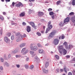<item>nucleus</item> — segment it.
<instances>
[{"mask_svg":"<svg viewBox=\"0 0 75 75\" xmlns=\"http://www.w3.org/2000/svg\"><path fill=\"white\" fill-rule=\"evenodd\" d=\"M16 36H17V39L16 40L17 42H18L22 40L23 38H24V36L23 35H22L21 34L19 33H16Z\"/></svg>","mask_w":75,"mask_h":75,"instance_id":"f257e3e1","label":"nucleus"},{"mask_svg":"<svg viewBox=\"0 0 75 75\" xmlns=\"http://www.w3.org/2000/svg\"><path fill=\"white\" fill-rule=\"evenodd\" d=\"M56 33H57V31L55 30H53L52 32L50 33L47 38L48 40H50L52 38H53Z\"/></svg>","mask_w":75,"mask_h":75,"instance_id":"f03ea898","label":"nucleus"},{"mask_svg":"<svg viewBox=\"0 0 75 75\" xmlns=\"http://www.w3.org/2000/svg\"><path fill=\"white\" fill-rule=\"evenodd\" d=\"M61 38V36H58L57 38L54 40L53 41V44H54L55 45H57V44H58V43H59V39L60 40Z\"/></svg>","mask_w":75,"mask_h":75,"instance_id":"7ed1b4c3","label":"nucleus"},{"mask_svg":"<svg viewBox=\"0 0 75 75\" xmlns=\"http://www.w3.org/2000/svg\"><path fill=\"white\" fill-rule=\"evenodd\" d=\"M59 51L61 54H62V50H63V48H64V47H63V46L62 45H61L59 47Z\"/></svg>","mask_w":75,"mask_h":75,"instance_id":"20e7f679","label":"nucleus"},{"mask_svg":"<svg viewBox=\"0 0 75 75\" xmlns=\"http://www.w3.org/2000/svg\"><path fill=\"white\" fill-rule=\"evenodd\" d=\"M4 40L5 42H6L7 44H9V43H10V39H9L8 37L6 36L4 37Z\"/></svg>","mask_w":75,"mask_h":75,"instance_id":"39448f33","label":"nucleus"},{"mask_svg":"<svg viewBox=\"0 0 75 75\" xmlns=\"http://www.w3.org/2000/svg\"><path fill=\"white\" fill-rule=\"evenodd\" d=\"M47 27H48V28H47L46 29L45 33H48V31H50V29L52 28V26L51 25H49V26H47Z\"/></svg>","mask_w":75,"mask_h":75,"instance_id":"423d86ee","label":"nucleus"},{"mask_svg":"<svg viewBox=\"0 0 75 75\" xmlns=\"http://www.w3.org/2000/svg\"><path fill=\"white\" fill-rule=\"evenodd\" d=\"M69 21V17H67L66 19L64 20V22L65 24H67Z\"/></svg>","mask_w":75,"mask_h":75,"instance_id":"0eeeda50","label":"nucleus"},{"mask_svg":"<svg viewBox=\"0 0 75 75\" xmlns=\"http://www.w3.org/2000/svg\"><path fill=\"white\" fill-rule=\"evenodd\" d=\"M26 30L28 33H30L31 31V27L29 26H27L26 27Z\"/></svg>","mask_w":75,"mask_h":75,"instance_id":"6e6552de","label":"nucleus"},{"mask_svg":"<svg viewBox=\"0 0 75 75\" xmlns=\"http://www.w3.org/2000/svg\"><path fill=\"white\" fill-rule=\"evenodd\" d=\"M16 6H17V7H23V4L19 2L18 3L16 4Z\"/></svg>","mask_w":75,"mask_h":75,"instance_id":"1a4fd4ad","label":"nucleus"},{"mask_svg":"<svg viewBox=\"0 0 75 75\" xmlns=\"http://www.w3.org/2000/svg\"><path fill=\"white\" fill-rule=\"evenodd\" d=\"M65 24V23H64V22L62 21H61L59 23L58 25L60 27H62L63 25H64Z\"/></svg>","mask_w":75,"mask_h":75,"instance_id":"9d476101","label":"nucleus"},{"mask_svg":"<svg viewBox=\"0 0 75 75\" xmlns=\"http://www.w3.org/2000/svg\"><path fill=\"white\" fill-rule=\"evenodd\" d=\"M73 48V46L72 45H69L68 47V49H66L67 50H71Z\"/></svg>","mask_w":75,"mask_h":75,"instance_id":"9b49d317","label":"nucleus"},{"mask_svg":"<svg viewBox=\"0 0 75 75\" xmlns=\"http://www.w3.org/2000/svg\"><path fill=\"white\" fill-rule=\"evenodd\" d=\"M62 51L63 52V53L64 55H66L67 54V50H65V49H63V50H62Z\"/></svg>","mask_w":75,"mask_h":75,"instance_id":"f8f14e48","label":"nucleus"},{"mask_svg":"<svg viewBox=\"0 0 75 75\" xmlns=\"http://www.w3.org/2000/svg\"><path fill=\"white\" fill-rule=\"evenodd\" d=\"M63 45H65V48L66 49H68V45H67V42H65L63 44Z\"/></svg>","mask_w":75,"mask_h":75,"instance_id":"ddd939ff","label":"nucleus"},{"mask_svg":"<svg viewBox=\"0 0 75 75\" xmlns=\"http://www.w3.org/2000/svg\"><path fill=\"white\" fill-rule=\"evenodd\" d=\"M43 71L45 74H48V70H46L45 69H43Z\"/></svg>","mask_w":75,"mask_h":75,"instance_id":"4468645a","label":"nucleus"},{"mask_svg":"<svg viewBox=\"0 0 75 75\" xmlns=\"http://www.w3.org/2000/svg\"><path fill=\"white\" fill-rule=\"evenodd\" d=\"M49 66V62H46L45 64V68H47Z\"/></svg>","mask_w":75,"mask_h":75,"instance_id":"2eb2a0df","label":"nucleus"},{"mask_svg":"<svg viewBox=\"0 0 75 75\" xmlns=\"http://www.w3.org/2000/svg\"><path fill=\"white\" fill-rule=\"evenodd\" d=\"M25 44H26L25 43H22L20 45V48H22V47H23L24 46H25Z\"/></svg>","mask_w":75,"mask_h":75,"instance_id":"dca6fc26","label":"nucleus"},{"mask_svg":"<svg viewBox=\"0 0 75 75\" xmlns=\"http://www.w3.org/2000/svg\"><path fill=\"white\" fill-rule=\"evenodd\" d=\"M37 50V47L36 46H34L33 47V49H32V50H33V51H35L36 50Z\"/></svg>","mask_w":75,"mask_h":75,"instance_id":"f3484780","label":"nucleus"},{"mask_svg":"<svg viewBox=\"0 0 75 75\" xmlns=\"http://www.w3.org/2000/svg\"><path fill=\"white\" fill-rule=\"evenodd\" d=\"M29 51L28 50H25V52H24L23 53H22L23 55H25L27 53H28V52Z\"/></svg>","mask_w":75,"mask_h":75,"instance_id":"a211bd4d","label":"nucleus"},{"mask_svg":"<svg viewBox=\"0 0 75 75\" xmlns=\"http://www.w3.org/2000/svg\"><path fill=\"white\" fill-rule=\"evenodd\" d=\"M30 25H31L33 27H34L35 24L34 22H30Z\"/></svg>","mask_w":75,"mask_h":75,"instance_id":"6ab92c4d","label":"nucleus"},{"mask_svg":"<svg viewBox=\"0 0 75 75\" xmlns=\"http://www.w3.org/2000/svg\"><path fill=\"white\" fill-rule=\"evenodd\" d=\"M25 16V13L24 12H22L20 14V17H23Z\"/></svg>","mask_w":75,"mask_h":75,"instance_id":"aec40b11","label":"nucleus"},{"mask_svg":"<svg viewBox=\"0 0 75 75\" xmlns=\"http://www.w3.org/2000/svg\"><path fill=\"white\" fill-rule=\"evenodd\" d=\"M39 52L40 54H43V53H44V51L42 49H40L39 50Z\"/></svg>","mask_w":75,"mask_h":75,"instance_id":"412c9836","label":"nucleus"},{"mask_svg":"<svg viewBox=\"0 0 75 75\" xmlns=\"http://www.w3.org/2000/svg\"><path fill=\"white\" fill-rule=\"evenodd\" d=\"M5 66L6 67H8L9 66V64L7 62H6L5 63Z\"/></svg>","mask_w":75,"mask_h":75,"instance_id":"4be33fe9","label":"nucleus"},{"mask_svg":"<svg viewBox=\"0 0 75 75\" xmlns=\"http://www.w3.org/2000/svg\"><path fill=\"white\" fill-rule=\"evenodd\" d=\"M44 13L42 12H38V15L39 16H42Z\"/></svg>","mask_w":75,"mask_h":75,"instance_id":"5701e85b","label":"nucleus"},{"mask_svg":"<svg viewBox=\"0 0 75 75\" xmlns=\"http://www.w3.org/2000/svg\"><path fill=\"white\" fill-rule=\"evenodd\" d=\"M6 35L7 37H10L11 35V33H7L6 34Z\"/></svg>","mask_w":75,"mask_h":75,"instance_id":"b1692460","label":"nucleus"},{"mask_svg":"<svg viewBox=\"0 0 75 75\" xmlns=\"http://www.w3.org/2000/svg\"><path fill=\"white\" fill-rule=\"evenodd\" d=\"M35 59L36 60V61H39L40 60V59L38 58V57L37 56H36L35 57Z\"/></svg>","mask_w":75,"mask_h":75,"instance_id":"393cba45","label":"nucleus"},{"mask_svg":"<svg viewBox=\"0 0 75 75\" xmlns=\"http://www.w3.org/2000/svg\"><path fill=\"white\" fill-rule=\"evenodd\" d=\"M18 52V50L17 49H16L14 51L12 52L13 53V54H15V53H16Z\"/></svg>","mask_w":75,"mask_h":75,"instance_id":"a878e982","label":"nucleus"},{"mask_svg":"<svg viewBox=\"0 0 75 75\" xmlns=\"http://www.w3.org/2000/svg\"><path fill=\"white\" fill-rule=\"evenodd\" d=\"M16 58H20L21 57V55L20 54L16 55Z\"/></svg>","mask_w":75,"mask_h":75,"instance_id":"bb28decb","label":"nucleus"},{"mask_svg":"<svg viewBox=\"0 0 75 75\" xmlns=\"http://www.w3.org/2000/svg\"><path fill=\"white\" fill-rule=\"evenodd\" d=\"M25 50H26V48H23L21 51V52H24V51H25Z\"/></svg>","mask_w":75,"mask_h":75,"instance_id":"cd10ccee","label":"nucleus"},{"mask_svg":"<svg viewBox=\"0 0 75 75\" xmlns=\"http://www.w3.org/2000/svg\"><path fill=\"white\" fill-rule=\"evenodd\" d=\"M50 16H52L54 14V12H50L49 13Z\"/></svg>","mask_w":75,"mask_h":75,"instance_id":"c85d7f7f","label":"nucleus"},{"mask_svg":"<svg viewBox=\"0 0 75 75\" xmlns=\"http://www.w3.org/2000/svg\"><path fill=\"white\" fill-rule=\"evenodd\" d=\"M11 24L12 25H17V23H14L13 21H11Z\"/></svg>","mask_w":75,"mask_h":75,"instance_id":"c756f323","label":"nucleus"},{"mask_svg":"<svg viewBox=\"0 0 75 75\" xmlns=\"http://www.w3.org/2000/svg\"><path fill=\"white\" fill-rule=\"evenodd\" d=\"M72 4L73 5V6L75 5V0H73L72 1Z\"/></svg>","mask_w":75,"mask_h":75,"instance_id":"7c9ffc66","label":"nucleus"},{"mask_svg":"<svg viewBox=\"0 0 75 75\" xmlns=\"http://www.w3.org/2000/svg\"><path fill=\"white\" fill-rule=\"evenodd\" d=\"M33 44H31L30 46V47L31 49L32 50V49H33Z\"/></svg>","mask_w":75,"mask_h":75,"instance_id":"2f4dec72","label":"nucleus"},{"mask_svg":"<svg viewBox=\"0 0 75 75\" xmlns=\"http://www.w3.org/2000/svg\"><path fill=\"white\" fill-rule=\"evenodd\" d=\"M0 33L1 35H2L3 34V29H1L0 30Z\"/></svg>","mask_w":75,"mask_h":75,"instance_id":"473e14b6","label":"nucleus"},{"mask_svg":"<svg viewBox=\"0 0 75 75\" xmlns=\"http://www.w3.org/2000/svg\"><path fill=\"white\" fill-rule=\"evenodd\" d=\"M55 57L57 59H58L59 58V56H58V55H55Z\"/></svg>","mask_w":75,"mask_h":75,"instance_id":"72a5a7b5","label":"nucleus"},{"mask_svg":"<svg viewBox=\"0 0 75 75\" xmlns=\"http://www.w3.org/2000/svg\"><path fill=\"white\" fill-rule=\"evenodd\" d=\"M37 35H38V36H40V35H41V33H40L39 32H38L37 33Z\"/></svg>","mask_w":75,"mask_h":75,"instance_id":"f704fd0d","label":"nucleus"},{"mask_svg":"<svg viewBox=\"0 0 75 75\" xmlns=\"http://www.w3.org/2000/svg\"><path fill=\"white\" fill-rule=\"evenodd\" d=\"M10 58H11V54H8V59H10Z\"/></svg>","mask_w":75,"mask_h":75,"instance_id":"c9c22d12","label":"nucleus"},{"mask_svg":"<svg viewBox=\"0 0 75 75\" xmlns=\"http://www.w3.org/2000/svg\"><path fill=\"white\" fill-rule=\"evenodd\" d=\"M64 38H65V36H64V35L62 34V35L61 39L62 40L63 39H64Z\"/></svg>","mask_w":75,"mask_h":75,"instance_id":"e433bc0d","label":"nucleus"},{"mask_svg":"<svg viewBox=\"0 0 75 75\" xmlns=\"http://www.w3.org/2000/svg\"><path fill=\"white\" fill-rule=\"evenodd\" d=\"M38 46L39 47H42V45H41V44L40 43H38Z\"/></svg>","mask_w":75,"mask_h":75,"instance_id":"4c0bfd02","label":"nucleus"},{"mask_svg":"<svg viewBox=\"0 0 75 75\" xmlns=\"http://www.w3.org/2000/svg\"><path fill=\"white\" fill-rule=\"evenodd\" d=\"M30 58H29V57H28L26 58V61H27H27H28L30 59Z\"/></svg>","mask_w":75,"mask_h":75,"instance_id":"58836bf2","label":"nucleus"},{"mask_svg":"<svg viewBox=\"0 0 75 75\" xmlns=\"http://www.w3.org/2000/svg\"><path fill=\"white\" fill-rule=\"evenodd\" d=\"M0 19L2 21L4 20V18H3V17L2 16H0Z\"/></svg>","mask_w":75,"mask_h":75,"instance_id":"ea45409f","label":"nucleus"},{"mask_svg":"<svg viewBox=\"0 0 75 75\" xmlns=\"http://www.w3.org/2000/svg\"><path fill=\"white\" fill-rule=\"evenodd\" d=\"M74 13L73 12H71L69 13V16H72V15H74Z\"/></svg>","mask_w":75,"mask_h":75,"instance_id":"a19ab883","label":"nucleus"},{"mask_svg":"<svg viewBox=\"0 0 75 75\" xmlns=\"http://www.w3.org/2000/svg\"><path fill=\"white\" fill-rule=\"evenodd\" d=\"M30 68L31 69H33V68H34V66L33 65H32L30 67Z\"/></svg>","mask_w":75,"mask_h":75,"instance_id":"79ce46f5","label":"nucleus"},{"mask_svg":"<svg viewBox=\"0 0 75 75\" xmlns=\"http://www.w3.org/2000/svg\"><path fill=\"white\" fill-rule=\"evenodd\" d=\"M16 67L18 68H19L20 67V64H16Z\"/></svg>","mask_w":75,"mask_h":75,"instance_id":"37998d69","label":"nucleus"},{"mask_svg":"<svg viewBox=\"0 0 75 75\" xmlns=\"http://www.w3.org/2000/svg\"><path fill=\"white\" fill-rule=\"evenodd\" d=\"M25 68H26V69H28V66L27 64H25Z\"/></svg>","mask_w":75,"mask_h":75,"instance_id":"c03bdc74","label":"nucleus"},{"mask_svg":"<svg viewBox=\"0 0 75 75\" xmlns=\"http://www.w3.org/2000/svg\"><path fill=\"white\" fill-rule=\"evenodd\" d=\"M59 3H60V1H58L57 2V5H59Z\"/></svg>","mask_w":75,"mask_h":75,"instance_id":"a18cd8bd","label":"nucleus"},{"mask_svg":"<svg viewBox=\"0 0 75 75\" xmlns=\"http://www.w3.org/2000/svg\"><path fill=\"white\" fill-rule=\"evenodd\" d=\"M0 60L1 62H3V61H4V59H3V58L1 57L0 58Z\"/></svg>","mask_w":75,"mask_h":75,"instance_id":"49530a36","label":"nucleus"},{"mask_svg":"<svg viewBox=\"0 0 75 75\" xmlns=\"http://www.w3.org/2000/svg\"><path fill=\"white\" fill-rule=\"evenodd\" d=\"M51 21L49 22L48 23L47 26H49V25H50L51 24Z\"/></svg>","mask_w":75,"mask_h":75,"instance_id":"de8ad7c7","label":"nucleus"},{"mask_svg":"<svg viewBox=\"0 0 75 75\" xmlns=\"http://www.w3.org/2000/svg\"><path fill=\"white\" fill-rule=\"evenodd\" d=\"M30 54L31 55H33L34 54V52L33 51H30Z\"/></svg>","mask_w":75,"mask_h":75,"instance_id":"09e8293b","label":"nucleus"},{"mask_svg":"<svg viewBox=\"0 0 75 75\" xmlns=\"http://www.w3.org/2000/svg\"><path fill=\"white\" fill-rule=\"evenodd\" d=\"M14 37L13 36V35H12L11 36V39L12 40H14Z\"/></svg>","mask_w":75,"mask_h":75,"instance_id":"8fccbe9b","label":"nucleus"},{"mask_svg":"<svg viewBox=\"0 0 75 75\" xmlns=\"http://www.w3.org/2000/svg\"><path fill=\"white\" fill-rule=\"evenodd\" d=\"M66 58H70V56H69V55H67L66 56Z\"/></svg>","mask_w":75,"mask_h":75,"instance_id":"3c124183","label":"nucleus"},{"mask_svg":"<svg viewBox=\"0 0 75 75\" xmlns=\"http://www.w3.org/2000/svg\"><path fill=\"white\" fill-rule=\"evenodd\" d=\"M16 4V3H15L14 2H13L12 4V6H13V7H14V4Z\"/></svg>","mask_w":75,"mask_h":75,"instance_id":"603ef678","label":"nucleus"},{"mask_svg":"<svg viewBox=\"0 0 75 75\" xmlns=\"http://www.w3.org/2000/svg\"><path fill=\"white\" fill-rule=\"evenodd\" d=\"M64 71H65V72H66V73H67V69L66 68V67H64Z\"/></svg>","mask_w":75,"mask_h":75,"instance_id":"864d4df0","label":"nucleus"},{"mask_svg":"<svg viewBox=\"0 0 75 75\" xmlns=\"http://www.w3.org/2000/svg\"><path fill=\"white\" fill-rule=\"evenodd\" d=\"M72 72L73 74L74 75H75V70H73V71H72Z\"/></svg>","mask_w":75,"mask_h":75,"instance_id":"5fc2aeb1","label":"nucleus"},{"mask_svg":"<svg viewBox=\"0 0 75 75\" xmlns=\"http://www.w3.org/2000/svg\"><path fill=\"white\" fill-rule=\"evenodd\" d=\"M6 3H7V2H10V0H5Z\"/></svg>","mask_w":75,"mask_h":75,"instance_id":"6e6d98bb","label":"nucleus"},{"mask_svg":"<svg viewBox=\"0 0 75 75\" xmlns=\"http://www.w3.org/2000/svg\"><path fill=\"white\" fill-rule=\"evenodd\" d=\"M52 9L51 8H49L48 9V11H52Z\"/></svg>","mask_w":75,"mask_h":75,"instance_id":"4d7b16f0","label":"nucleus"},{"mask_svg":"<svg viewBox=\"0 0 75 75\" xmlns=\"http://www.w3.org/2000/svg\"><path fill=\"white\" fill-rule=\"evenodd\" d=\"M0 69L2 71L3 69V67L2 66H1L0 67Z\"/></svg>","mask_w":75,"mask_h":75,"instance_id":"13d9d810","label":"nucleus"},{"mask_svg":"<svg viewBox=\"0 0 75 75\" xmlns=\"http://www.w3.org/2000/svg\"><path fill=\"white\" fill-rule=\"evenodd\" d=\"M23 37V38L24 37H27V35H26L25 34H24Z\"/></svg>","mask_w":75,"mask_h":75,"instance_id":"bf43d9fd","label":"nucleus"},{"mask_svg":"<svg viewBox=\"0 0 75 75\" xmlns=\"http://www.w3.org/2000/svg\"><path fill=\"white\" fill-rule=\"evenodd\" d=\"M72 61H75V58L74 57L72 59Z\"/></svg>","mask_w":75,"mask_h":75,"instance_id":"052dcab7","label":"nucleus"},{"mask_svg":"<svg viewBox=\"0 0 75 75\" xmlns=\"http://www.w3.org/2000/svg\"><path fill=\"white\" fill-rule=\"evenodd\" d=\"M52 18L53 19H54V15H53L52 16Z\"/></svg>","mask_w":75,"mask_h":75,"instance_id":"680f3d73","label":"nucleus"},{"mask_svg":"<svg viewBox=\"0 0 75 75\" xmlns=\"http://www.w3.org/2000/svg\"><path fill=\"white\" fill-rule=\"evenodd\" d=\"M30 2H31V1H34V0H28Z\"/></svg>","mask_w":75,"mask_h":75,"instance_id":"e2e57ef3","label":"nucleus"},{"mask_svg":"<svg viewBox=\"0 0 75 75\" xmlns=\"http://www.w3.org/2000/svg\"><path fill=\"white\" fill-rule=\"evenodd\" d=\"M22 24L23 25H25L26 24V23H25L24 22H23Z\"/></svg>","mask_w":75,"mask_h":75,"instance_id":"0e129e2a","label":"nucleus"},{"mask_svg":"<svg viewBox=\"0 0 75 75\" xmlns=\"http://www.w3.org/2000/svg\"><path fill=\"white\" fill-rule=\"evenodd\" d=\"M32 57H34V56L35 55V54H32Z\"/></svg>","mask_w":75,"mask_h":75,"instance_id":"69168bd1","label":"nucleus"},{"mask_svg":"<svg viewBox=\"0 0 75 75\" xmlns=\"http://www.w3.org/2000/svg\"><path fill=\"white\" fill-rule=\"evenodd\" d=\"M6 14V12H3V14H4V15H5V14Z\"/></svg>","mask_w":75,"mask_h":75,"instance_id":"338daca9","label":"nucleus"},{"mask_svg":"<svg viewBox=\"0 0 75 75\" xmlns=\"http://www.w3.org/2000/svg\"><path fill=\"white\" fill-rule=\"evenodd\" d=\"M60 71H61V72H63V69H60Z\"/></svg>","mask_w":75,"mask_h":75,"instance_id":"774afa93","label":"nucleus"}]
</instances>
